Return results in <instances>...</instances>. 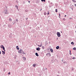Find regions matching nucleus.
I'll return each instance as SVG.
<instances>
[{
	"label": "nucleus",
	"instance_id": "7c9ffc66",
	"mask_svg": "<svg viewBox=\"0 0 76 76\" xmlns=\"http://www.w3.org/2000/svg\"><path fill=\"white\" fill-rule=\"evenodd\" d=\"M69 52H70V53H71V50H69Z\"/></svg>",
	"mask_w": 76,
	"mask_h": 76
},
{
	"label": "nucleus",
	"instance_id": "f3484780",
	"mask_svg": "<svg viewBox=\"0 0 76 76\" xmlns=\"http://www.w3.org/2000/svg\"><path fill=\"white\" fill-rule=\"evenodd\" d=\"M72 1H73V2H75V3L76 2V1L75 0H72Z\"/></svg>",
	"mask_w": 76,
	"mask_h": 76
},
{
	"label": "nucleus",
	"instance_id": "9d476101",
	"mask_svg": "<svg viewBox=\"0 0 76 76\" xmlns=\"http://www.w3.org/2000/svg\"><path fill=\"white\" fill-rule=\"evenodd\" d=\"M50 51L52 53H53V49H50Z\"/></svg>",
	"mask_w": 76,
	"mask_h": 76
},
{
	"label": "nucleus",
	"instance_id": "a878e982",
	"mask_svg": "<svg viewBox=\"0 0 76 76\" xmlns=\"http://www.w3.org/2000/svg\"><path fill=\"white\" fill-rule=\"evenodd\" d=\"M10 72H9L8 73V75H10Z\"/></svg>",
	"mask_w": 76,
	"mask_h": 76
},
{
	"label": "nucleus",
	"instance_id": "dca6fc26",
	"mask_svg": "<svg viewBox=\"0 0 76 76\" xmlns=\"http://www.w3.org/2000/svg\"><path fill=\"white\" fill-rule=\"evenodd\" d=\"M42 45L41 44V45H38V47H41V46Z\"/></svg>",
	"mask_w": 76,
	"mask_h": 76
},
{
	"label": "nucleus",
	"instance_id": "37998d69",
	"mask_svg": "<svg viewBox=\"0 0 76 76\" xmlns=\"http://www.w3.org/2000/svg\"><path fill=\"white\" fill-rule=\"evenodd\" d=\"M57 76H59L58 75H57Z\"/></svg>",
	"mask_w": 76,
	"mask_h": 76
},
{
	"label": "nucleus",
	"instance_id": "a18cd8bd",
	"mask_svg": "<svg viewBox=\"0 0 76 76\" xmlns=\"http://www.w3.org/2000/svg\"><path fill=\"white\" fill-rule=\"evenodd\" d=\"M75 32H76V31H75Z\"/></svg>",
	"mask_w": 76,
	"mask_h": 76
},
{
	"label": "nucleus",
	"instance_id": "f704fd0d",
	"mask_svg": "<svg viewBox=\"0 0 76 76\" xmlns=\"http://www.w3.org/2000/svg\"><path fill=\"white\" fill-rule=\"evenodd\" d=\"M75 6H76V4H75Z\"/></svg>",
	"mask_w": 76,
	"mask_h": 76
},
{
	"label": "nucleus",
	"instance_id": "5701e85b",
	"mask_svg": "<svg viewBox=\"0 0 76 76\" xmlns=\"http://www.w3.org/2000/svg\"><path fill=\"white\" fill-rule=\"evenodd\" d=\"M44 15H46V12H45V13H44Z\"/></svg>",
	"mask_w": 76,
	"mask_h": 76
},
{
	"label": "nucleus",
	"instance_id": "393cba45",
	"mask_svg": "<svg viewBox=\"0 0 76 76\" xmlns=\"http://www.w3.org/2000/svg\"><path fill=\"white\" fill-rule=\"evenodd\" d=\"M73 59H75V57H73V58H72Z\"/></svg>",
	"mask_w": 76,
	"mask_h": 76
},
{
	"label": "nucleus",
	"instance_id": "c03bdc74",
	"mask_svg": "<svg viewBox=\"0 0 76 76\" xmlns=\"http://www.w3.org/2000/svg\"><path fill=\"white\" fill-rule=\"evenodd\" d=\"M17 6H16V7Z\"/></svg>",
	"mask_w": 76,
	"mask_h": 76
},
{
	"label": "nucleus",
	"instance_id": "c9c22d12",
	"mask_svg": "<svg viewBox=\"0 0 76 76\" xmlns=\"http://www.w3.org/2000/svg\"><path fill=\"white\" fill-rule=\"evenodd\" d=\"M4 52H5V51H6V50H5L4 49Z\"/></svg>",
	"mask_w": 76,
	"mask_h": 76
},
{
	"label": "nucleus",
	"instance_id": "ea45409f",
	"mask_svg": "<svg viewBox=\"0 0 76 76\" xmlns=\"http://www.w3.org/2000/svg\"><path fill=\"white\" fill-rule=\"evenodd\" d=\"M17 9H18V7H17Z\"/></svg>",
	"mask_w": 76,
	"mask_h": 76
},
{
	"label": "nucleus",
	"instance_id": "79ce46f5",
	"mask_svg": "<svg viewBox=\"0 0 76 76\" xmlns=\"http://www.w3.org/2000/svg\"><path fill=\"white\" fill-rule=\"evenodd\" d=\"M44 1H45V0H44Z\"/></svg>",
	"mask_w": 76,
	"mask_h": 76
},
{
	"label": "nucleus",
	"instance_id": "4be33fe9",
	"mask_svg": "<svg viewBox=\"0 0 76 76\" xmlns=\"http://www.w3.org/2000/svg\"><path fill=\"white\" fill-rule=\"evenodd\" d=\"M26 12H28V10H26Z\"/></svg>",
	"mask_w": 76,
	"mask_h": 76
},
{
	"label": "nucleus",
	"instance_id": "f257e3e1",
	"mask_svg": "<svg viewBox=\"0 0 76 76\" xmlns=\"http://www.w3.org/2000/svg\"><path fill=\"white\" fill-rule=\"evenodd\" d=\"M22 52H23V50L22 49H20L18 51V53H22Z\"/></svg>",
	"mask_w": 76,
	"mask_h": 76
},
{
	"label": "nucleus",
	"instance_id": "423d86ee",
	"mask_svg": "<svg viewBox=\"0 0 76 76\" xmlns=\"http://www.w3.org/2000/svg\"><path fill=\"white\" fill-rule=\"evenodd\" d=\"M9 20L10 22H11L12 21V19L11 18H10Z\"/></svg>",
	"mask_w": 76,
	"mask_h": 76
},
{
	"label": "nucleus",
	"instance_id": "6e6552de",
	"mask_svg": "<svg viewBox=\"0 0 76 76\" xmlns=\"http://www.w3.org/2000/svg\"><path fill=\"white\" fill-rule=\"evenodd\" d=\"M35 54L36 56H39V55H38V53H36Z\"/></svg>",
	"mask_w": 76,
	"mask_h": 76
},
{
	"label": "nucleus",
	"instance_id": "b1692460",
	"mask_svg": "<svg viewBox=\"0 0 76 76\" xmlns=\"http://www.w3.org/2000/svg\"><path fill=\"white\" fill-rule=\"evenodd\" d=\"M63 19L64 20H66V18H63Z\"/></svg>",
	"mask_w": 76,
	"mask_h": 76
},
{
	"label": "nucleus",
	"instance_id": "aec40b11",
	"mask_svg": "<svg viewBox=\"0 0 76 76\" xmlns=\"http://www.w3.org/2000/svg\"><path fill=\"white\" fill-rule=\"evenodd\" d=\"M55 12H57V9H56L55 10Z\"/></svg>",
	"mask_w": 76,
	"mask_h": 76
},
{
	"label": "nucleus",
	"instance_id": "1a4fd4ad",
	"mask_svg": "<svg viewBox=\"0 0 76 76\" xmlns=\"http://www.w3.org/2000/svg\"><path fill=\"white\" fill-rule=\"evenodd\" d=\"M56 48L57 49V50H58V49L59 48V46H57L56 47Z\"/></svg>",
	"mask_w": 76,
	"mask_h": 76
},
{
	"label": "nucleus",
	"instance_id": "6ab92c4d",
	"mask_svg": "<svg viewBox=\"0 0 76 76\" xmlns=\"http://www.w3.org/2000/svg\"><path fill=\"white\" fill-rule=\"evenodd\" d=\"M42 49H44V48H45V47H44V46H42Z\"/></svg>",
	"mask_w": 76,
	"mask_h": 76
},
{
	"label": "nucleus",
	"instance_id": "cd10ccee",
	"mask_svg": "<svg viewBox=\"0 0 76 76\" xmlns=\"http://www.w3.org/2000/svg\"><path fill=\"white\" fill-rule=\"evenodd\" d=\"M48 54L50 56H51V54H50V53H48Z\"/></svg>",
	"mask_w": 76,
	"mask_h": 76
},
{
	"label": "nucleus",
	"instance_id": "473e14b6",
	"mask_svg": "<svg viewBox=\"0 0 76 76\" xmlns=\"http://www.w3.org/2000/svg\"><path fill=\"white\" fill-rule=\"evenodd\" d=\"M66 15H65V17H66Z\"/></svg>",
	"mask_w": 76,
	"mask_h": 76
},
{
	"label": "nucleus",
	"instance_id": "9b49d317",
	"mask_svg": "<svg viewBox=\"0 0 76 76\" xmlns=\"http://www.w3.org/2000/svg\"><path fill=\"white\" fill-rule=\"evenodd\" d=\"M36 64H34L33 65V67H35V66H36Z\"/></svg>",
	"mask_w": 76,
	"mask_h": 76
},
{
	"label": "nucleus",
	"instance_id": "f8f14e48",
	"mask_svg": "<svg viewBox=\"0 0 76 76\" xmlns=\"http://www.w3.org/2000/svg\"><path fill=\"white\" fill-rule=\"evenodd\" d=\"M2 52H3L2 54H5V52H4L3 51H2Z\"/></svg>",
	"mask_w": 76,
	"mask_h": 76
},
{
	"label": "nucleus",
	"instance_id": "e433bc0d",
	"mask_svg": "<svg viewBox=\"0 0 76 76\" xmlns=\"http://www.w3.org/2000/svg\"><path fill=\"white\" fill-rule=\"evenodd\" d=\"M0 54H1V51H0Z\"/></svg>",
	"mask_w": 76,
	"mask_h": 76
},
{
	"label": "nucleus",
	"instance_id": "a211bd4d",
	"mask_svg": "<svg viewBox=\"0 0 76 76\" xmlns=\"http://www.w3.org/2000/svg\"><path fill=\"white\" fill-rule=\"evenodd\" d=\"M71 44H72V45H74V43L73 42H71Z\"/></svg>",
	"mask_w": 76,
	"mask_h": 76
},
{
	"label": "nucleus",
	"instance_id": "20e7f679",
	"mask_svg": "<svg viewBox=\"0 0 76 76\" xmlns=\"http://www.w3.org/2000/svg\"><path fill=\"white\" fill-rule=\"evenodd\" d=\"M36 50L37 51H39V50H40V48H36Z\"/></svg>",
	"mask_w": 76,
	"mask_h": 76
},
{
	"label": "nucleus",
	"instance_id": "2eb2a0df",
	"mask_svg": "<svg viewBox=\"0 0 76 76\" xmlns=\"http://www.w3.org/2000/svg\"><path fill=\"white\" fill-rule=\"evenodd\" d=\"M4 47V46H3V45H2L1 46V48H3Z\"/></svg>",
	"mask_w": 76,
	"mask_h": 76
},
{
	"label": "nucleus",
	"instance_id": "a19ab883",
	"mask_svg": "<svg viewBox=\"0 0 76 76\" xmlns=\"http://www.w3.org/2000/svg\"><path fill=\"white\" fill-rule=\"evenodd\" d=\"M45 69H46V70H47V69L46 68Z\"/></svg>",
	"mask_w": 76,
	"mask_h": 76
},
{
	"label": "nucleus",
	"instance_id": "4468645a",
	"mask_svg": "<svg viewBox=\"0 0 76 76\" xmlns=\"http://www.w3.org/2000/svg\"><path fill=\"white\" fill-rule=\"evenodd\" d=\"M22 53H23V54H25V52H24V51L22 52Z\"/></svg>",
	"mask_w": 76,
	"mask_h": 76
},
{
	"label": "nucleus",
	"instance_id": "2f4dec72",
	"mask_svg": "<svg viewBox=\"0 0 76 76\" xmlns=\"http://www.w3.org/2000/svg\"><path fill=\"white\" fill-rule=\"evenodd\" d=\"M59 16H60V14H59Z\"/></svg>",
	"mask_w": 76,
	"mask_h": 76
},
{
	"label": "nucleus",
	"instance_id": "bb28decb",
	"mask_svg": "<svg viewBox=\"0 0 76 76\" xmlns=\"http://www.w3.org/2000/svg\"><path fill=\"white\" fill-rule=\"evenodd\" d=\"M16 20L17 22H18V20L17 19Z\"/></svg>",
	"mask_w": 76,
	"mask_h": 76
},
{
	"label": "nucleus",
	"instance_id": "412c9836",
	"mask_svg": "<svg viewBox=\"0 0 76 76\" xmlns=\"http://www.w3.org/2000/svg\"><path fill=\"white\" fill-rule=\"evenodd\" d=\"M47 14H48V15H49L50 14V12H49V11L48 12V13H47Z\"/></svg>",
	"mask_w": 76,
	"mask_h": 76
},
{
	"label": "nucleus",
	"instance_id": "7ed1b4c3",
	"mask_svg": "<svg viewBox=\"0 0 76 76\" xmlns=\"http://www.w3.org/2000/svg\"><path fill=\"white\" fill-rule=\"evenodd\" d=\"M5 14H7L8 13V11L7 10H5Z\"/></svg>",
	"mask_w": 76,
	"mask_h": 76
},
{
	"label": "nucleus",
	"instance_id": "4c0bfd02",
	"mask_svg": "<svg viewBox=\"0 0 76 76\" xmlns=\"http://www.w3.org/2000/svg\"><path fill=\"white\" fill-rule=\"evenodd\" d=\"M28 3H30V1H28Z\"/></svg>",
	"mask_w": 76,
	"mask_h": 76
},
{
	"label": "nucleus",
	"instance_id": "0eeeda50",
	"mask_svg": "<svg viewBox=\"0 0 76 76\" xmlns=\"http://www.w3.org/2000/svg\"><path fill=\"white\" fill-rule=\"evenodd\" d=\"M16 48H17V50H19V46H16Z\"/></svg>",
	"mask_w": 76,
	"mask_h": 76
},
{
	"label": "nucleus",
	"instance_id": "c85d7f7f",
	"mask_svg": "<svg viewBox=\"0 0 76 76\" xmlns=\"http://www.w3.org/2000/svg\"><path fill=\"white\" fill-rule=\"evenodd\" d=\"M3 48V50H5L4 49V47Z\"/></svg>",
	"mask_w": 76,
	"mask_h": 76
},
{
	"label": "nucleus",
	"instance_id": "39448f33",
	"mask_svg": "<svg viewBox=\"0 0 76 76\" xmlns=\"http://www.w3.org/2000/svg\"><path fill=\"white\" fill-rule=\"evenodd\" d=\"M23 60H24V61H25V60H26V58H25V57H23Z\"/></svg>",
	"mask_w": 76,
	"mask_h": 76
},
{
	"label": "nucleus",
	"instance_id": "f03ea898",
	"mask_svg": "<svg viewBox=\"0 0 76 76\" xmlns=\"http://www.w3.org/2000/svg\"><path fill=\"white\" fill-rule=\"evenodd\" d=\"M57 35L58 37H60V34L59 32L57 33Z\"/></svg>",
	"mask_w": 76,
	"mask_h": 76
},
{
	"label": "nucleus",
	"instance_id": "58836bf2",
	"mask_svg": "<svg viewBox=\"0 0 76 76\" xmlns=\"http://www.w3.org/2000/svg\"><path fill=\"white\" fill-rule=\"evenodd\" d=\"M42 10V9H41V10H40V11H41Z\"/></svg>",
	"mask_w": 76,
	"mask_h": 76
},
{
	"label": "nucleus",
	"instance_id": "c756f323",
	"mask_svg": "<svg viewBox=\"0 0 76 76\" xmlns=\"http://www.w3.org/2000/svg\"><path fill=\"white\" fill-rule=\"evenodd\" d=\"M42 1H44V0H41Z\"/></svg>",
	"mask_w": 76,
	"mask_h": 76
},
{
	"label": "nucleus",
	"instance_id": "72a5a7b5",
	"mask_svg": "<svg viewBox=\"0 0 76 76\" xmlns=\"http://www.w3.org/2000/svg\"><path fill=\"white\" fill-rule=\"evenodd\" d=\"M70 55H72V54H71V53H70Z\"/></svg>",
	"mask_w": 76,
	"mask_h": 76
},
{
	"label": "nucleus",
	"instance_id": "ddd939ff",
	"mask_svg": "<svg viewBox=\"0 0 76 76\" xmlns=\"http://www.w3.org/2000/svg\"><path fill=\"white\" fill-rule=\"evenodd\" d=\"M73 50H76V48H73Z\"/></svg>",
	"mask_w": 76,
	"mask_h": 76
}]
</instances>
